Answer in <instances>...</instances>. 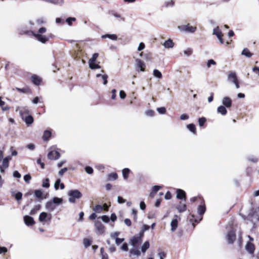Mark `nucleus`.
Segmentation results:
<instances>
[{
    "label": "nucleus",
    "instance_id": "338daca9",
    "mask_svg": "<svg viewBox=\"0 0 259 259\" xmlns=\"http://www.w3.org/2000/svg\"><path fill=\"white\" fill-rule=\"evenodd\" d=\"M252 71L259 76V67L254 66L252 69Z\"/></svg>",
    "mask_w": 259,
    "mask_h": 259
},
{
    "label": "nucleus",
    "instance_id": "e2e57ef3",
    "mask_svg": "<svg viewBox=\"0 0 259 259\" xmlns=\"http://www.w3.org/2000/svg\"><path fill=\"white\" fill-rule=\"evenodd\" d=\"M161 187L160 186H154L152 188V191L155 193H156L160 189H161Z\"/></svg>",
    "mask_w": 259,
    "mask_h": 259
},
{
    "label": "nucleus",
    "instance_id": "393cba45",
    "mask_svg": "<svg viewBox=\"0 0 259 259\" xmlns=\"http://www.w3.org/2000/svg\"><path fill=\"white\" fill-rule=\"evenodd\" d=\"M102 38H108L111 40H115L117 39V36L116 34H106L103 35L102 36Z\"/></svg>",
    "mask_w": 259,
    "mask_h": 259
},
{
    "label": "nucleus",
    "instance_id": "2eb2a0df",
    "mask_svg": "<svg viewBox=\"0 0 259 259\" xmlns=\"http://www.w3.org/2000/svg\"><path fill=\"white\" fill-rule=\"evenodd\" d=\"M24 221L25 224L28 226L33 225L35 223L33 219L29 215L24 217Z\"/></svg>",
    "mask_w": 259,
    "mask_h": 259
},
{
    "label": "nucleus",
    "instance_id": "9d476101",
    "mask_svg": "<svg viewBox=\"0 0 259 259\" xmlns=\"http://www.w3.org/2000/svg\"><path fill=\"white\" fill-rule=\"evenodd\" d=\"M228 80L233 83L238 80L237 76L235 72L231 71L229 73L228 75Z\"/></svg>",
    "mask_w": 259,
    "mask_h": 259
},
{
    "label": "nucleus",
    "instance_id": "20e7f679",
    "mask_svg": "<svg viewBox=\"0 0 259 259\" xmlns=\"http://www.w3.org/2000/svg\"><path fill=\"white\" fill-rule=\"evenodd\" d=\"M55 149L56 147L55 146L49 149L50 151L48 154V158L50 160H57L60 158V154L58 151L55 150Z\"/></svg>",
    "mask_w": 259,
    "mask_h": 259
},
{
    "label": "nucleus",
    "instance_id": "dca6fc26",
    "mask_svg": "<svg viewBox=\"0 0 259 259\" xmlns=\"http://www.w3.org/2000/svg\"><path fill=\"white\" fill-rule=\"evenodd\" d=\"M140 247H133L130 250V256H139L141 252L139 250Z\"/></svg>",
    "mask_w": 259,
    "mask_h": 259
},
{
    "label": "nucleus",
    "instance_id": "37998d69",
    "mask_svg": "<svg viewBox=\"0 0 259 259\" xmlns=\"http://www.w3.org/2000/svg\"><path fill=\"white\" fill-rule=\"evenodd\" d=\"M40 207L41 206L40 205H35L34 207L30 211V214L34 215L37 210H39Z\"/></svg>",
    "mask_w": 259,
    "mask_h": 259
},
{
    "label": "nucleus",
    "instance_id": "6e6552de",
    "mask_svg": "<svg viewBox=\"0 0 259 259\" xmlns=\"http://www.w3.org/2000/svg\"><path fill=\"white\" fill-rule=\"evenodd\" d=\"M52 218L51 214H48L45 212H42L40 213L39 216V221L40 222H45L46 219H48L49 221H50Z\"/></svg>",
    "mask_w": 259,
    "mask_h": 259
},
{
    "label": "nucleus",
    "instance_id": "2f4dec72",
    "mask_svg": "<svg viewBox=\"0 0 259 259\" xmlns=\"http://www.w3.org/2000/svg\"><path fill=\"white\" fill-rule=\"evenodd\" d=\"M187 128L193 133L194 134L196 133V130L195 128V125L194 124H189L187 125Z\"/></svg>",
    "mask_w": 259,
    "mask_h": 259
},
{
    "label": "nucleus",
    "instance_id": "423d86ee",
    "mask_svg": "<svg viewBox=\"0 0 259 259\" xmlns=\"http://www.w3.org/2000/svg\"><path fill=\"white\" fill-rule=\"evenodd\" d=\"M142 242L141 236H135L130 240L131 244L133 247H140Z\"/></svg>",
    "mask_w": 259,
    "mask_h": 259
},
{
    "label": "nucleus",
    "instance_id": "603ef678",
    "mask_svg": "<svg viewBox=\"0 0 259 259\" xmlns=\"http://www.w3.org/2000/svg\"><path fill=\"white\" fill-rule=\"evenodd\" d=\"M102 79L103 80V84L106 85L107 83V78L108 75L107 74H102Z\"/></svg>",
    "mask_w": 259,
    "mask_h": 259
},
{
    "label": "nucleus",
    "instance_id": "69168bd1",
    "mask_svg": "<svg viewBox=\"0 0 259 259\" xmlns=\"http://www.w3.org/2000/svg\"><path fill=\"white\" fill-rule=\"evenodd\" d=\"M124 238H117L115 239V243L117 245H119L120 244H121L122 242L124 241Z\"/></svg>",
    "mask_w": 259,
    "mask_h": 259
},
{
    "label": "nucleus",
    "instance_id": "cd10ccee",
    "mask_svg": "<svg viewBox=\"0 0 259 259\" xmlns=\"http://www.w3.org/2000/svg\"><path fill=\"white\" fill-rule=\"evenodd\" d=\"M150 244L149 241H147L141 247V251L143 253H145L146 250L149 248Z\"/></svg>",
    "mask_w": 259,
    "mask_h": 259
},
{
    "label": "nucleus",
    "instance_id": "a211bd4d",
    "mask_svg": "<svg viewBox=\"0 0 259 259\" xmlns=\"http://www.w3.org/2000/svg\"><path fill=\"white\" fill-rule=\"evenodd\" d=\"M163 45L166 49H171L174 47V43L171 39L169 38L164 42Z\"/></svg>",
    "mask_w": 259,
    "mask_h": 259
},
{
    "label": "nucleus",
    "instance_id": "49530a36",
    "mask_svg": "<svg viewBox=\"0 0 259 259\" xmlns=\"http://www.w3.org/2000/svg\"><path fill=\"white\" fill-rule=\"evenodd\" d=\"M37 25H40L45 23L46 21L43 17L39 18L36 20Z\"/></svg>",
    "mask_w": 259,
    "mask_h": 259
},
{
    "label": "nucleus",
    "instance_id": "39448f33",
    "mask_svg": "<svg viewBox=\"0 0 259 259\" xmlns=\"http://www.w3.org/2000/svg\"><path fill=\"white\" fill-rule=\"evenodd\" d=\"M178 28L181 31L189 33H194L197 30L196 27L191 26L189 24L179 26Z\"/></svg>",
    "mask_w": 259,
    "mask_h": 259
},
{
    "label": "nucleus",
    "instance_id": "1a4fd4ad",
    "mask_svg": "<svg viewBox=\"0 0 259 259\" xmlns=\"http://www.w3.org/2000/svg\"><path fill=\"white\" fill-rule=\"evenodd\" d=\"M135 65L136 67V68L140 69L141 71L144 72L145 71V68L146 67L145 64L140 59H137L136 60V63Z\"/></svg>",
    "mask_w": 259,
    "mask_h": 259
},
{
    "label": "nucleus",
    "instance_id": "0e129e2a",
    "mask_svg": "<svg viewBox=\"0 0 259 259\" xmlns=\"http://www.w3.org/2000/svg\"><path fill=\"white\" fill-rule=\"evenodd\" d=\"M68 170V168L67 167L63 168L59 170L58 174L60 176L63 175V174Z\"/></svg>",
    "mask_w": 259,
    "mask_h": 259
},
{
    "label": "nucleus",
    "instance_id": "f8f14e48",
    "mask_svg": "<svg viewBox=\"0 0 259 259\" xmlns=\"http://www.w3.org/2000/svg\"><path fill=\"white\" fill-rule=\"evenodd\" d=\"M95 227L98 233L102 234L104 232V226L100 221H97L95 222Z\"/></svg>",
    "mask_w": 259,
    "mask_h": 259
},
{
    "label": "nucleus",
    "instance_id": "72a5a7b5",
    "mask_svg": "<svg viewBox=\"0 0 259 259\" xmlns=\"http://www.w3.org/2000/svg\"><path fill=\"white\" fill-rule=\"evenodd\" d=\"M42 192L41 190H37L34 192V196L36 198H39L40 199H43L42 197Z\"/></svg>",
    "mask_w": 259,
    "mask_h": 259
},
{
    "label": "nucleus",
    "instance_id": "774afa93",
    "mask_svg": "<svg viewBox=\"0 0 259 259\" xmlns=\"http://www.w3.org/2000/svg\"><path fill=\"white\" fill-rule=\"evenodd\" d=\"M101 219H102V221L103 222H104L105 223H108V222H109V221L110 220L109 217H108L107 215H103L101 217Z\"/></svg>",
    "mask_w": 259,
    "mask_h": 259
},
{
    "label": "nucleus",
    "instance_id": "b1692460",
    "mask_svg": "<svg viewBox=\"0 0 259 259\" xmlns=\"http://www.w3.org/2000/svg\"><path fill=\"white\" fill-rule=\"evenodd\" d=\"M206 208L204 204L203 205H200L198 206L197 208V212L199 215H203L204 212H205Z\"/></svg>",
    "mask_w": 259,
    "mask_h": 259
},
{
    "label": "nucleus",
    "instance_id": "09e8293b",
    "mask_svg": "<svg viewBox=\"0 0 259 259\" xmlns=\"http://www.w3.org/2000/svg\"><path fill=\"white\" fill-rule=\"evenodd\" d=\"M31 179V177L29 174L25 175L24 176V180L27 184H29L30 183V181Z\"/></svg>",
    "mask_w": 259,
    "mask_h": 259
},
{
    "label": "nucleus",
    "instance_id": "8fccbe9b",
    "mask_svg": "<svg viewBox=\"0 0 259 259\" xmlns=\"http://www.w3.org/2000/svg\"><path fill=\"white\" fill-rule=\"evenodd\" d=\"M85 170L88 174H92L93 173V169L92 167L89 166H87L85 167Z\"/></svg>",
    "mask_w": 259,
    "mask_h": 259
},
{
    "label": "nucleus",
    "instance_id": "3c124183",
    "mask_svg": "<svg viewBox=\"0 0 259 259\" xmlns=\"http://www.w3.org/2000/svg\"><path fill=\"white\" fill-rule=\"evenodd\" d=\"M206 118L205 117H201L199 118L198 122L200 126H203L204 123L206 122Z\"/></svg>",
    "mask_w": 259,
    "mask_h": 259
},
{
    "label": "nucleus",
    "instance_id": "7c9ffc66",
    "mask_svg": "<svg viewBox=\"0 0 259 259\" xmlns=\"http://www.w3.org/2000/svg\"><path fill=\"white\" fill-rule=\"evenodd\" d=\"M111 14L112 16H113L115 18L119 19L122 21H124V20H125L124 17H123L120 14H119V13H118L115 11H112Z\"/></svg>",
    "mask_w": 259,
    "mask_h": 259
},
{
    "label": "nucleus",
    "instance_id": "c9c22d12",
    "mask_svg": "<svg viewBox=\"0 0 259 259\" xmlns=\"http://www.w3.org/2000/svg\"><path fill=\"white\" fill-rule=\"evenodd\" d=\"M118 178V175L116 172H112L108 175V179L110 181L115 180Z\"/></svg>",
    "mask_w": 259,
    "mask_h": 259
},
{
    "label": "nucleus",
    "instance_id": "5701e85b",
    "mask_svg": "<svg viewBox=\"0 0 259 259\" xmlns=\"http://www.w3.org/2000/svg\"><path fill=\"white\" fill-rule=\"evenodd\" d=\"M226 107L224 106L221 105L218 107L217 111L219 113L223 115H225L227 114V111L226 108Z\"/></svg>",
    "mask_w": 259,
    "mask_h": 259
},
{
    "label": "nucleus",
    "instance_id": "4468645a",
    "mask_svg": "<svg viewBox=\"0 0 259 259\" xmlns=\"http://www.w3.org/2000/svg\"><path fill=\"white\" fill-rule=\"evenodd\" d=\"M245 249L250 254H253L255 250V247L253 244L250 242H248L245 245Z\"/></svg>",
    "mask_w": 259,
    "mask_h": 259
},
{
    "label": "nucleus",
    "instance_id": "ddd939ff",
    "mask_svg": "<svg viewBox=\"0 0 259 259\" xmlns=\"http://www.w3.org/2000/svg\"><path fill=\"white\" fill-rule=\"evenodd\" d=\"M186 193L185 192L180 189H177V198L179 199L186 200Z\"/></svg>",
    "mask_w": 259,
    "mask_h": 259
},
{
    "label": "nucleus",
    "instance_id": "4d7b16f0",
    "mask_svg": "<svg viewBox=\"0 0 259 259\" xmlns=\"http://www.w3.org/2000/svg\"><path fill=\"white\" fill-rule=\"evenodd\" d=\"M120 234V232H115L111 234L110 237L112 239H114L115 240L116 238H117V236Z\"/></svg>",
    "mask_w": 259,
    "mask_h": 259
},
{
    "label": "nucleus",
    "instance_id": "a18cd8bd",
    "mask_svg": "<svg viewBox=\"0 0 259 259\" xmlns=\"http://www.w3.org/2000/svg\"><path fill=\"white\" fill-rule=\"evenodd\" d=\"M42 186L44 188H49L50 186L49 179L47 178L45 179L42 182Z\"/></svg>",
    "mask_w": 259,
    "mask_h": 259
},
{
    "label": "nucleus",
    "instance_id": "6ab92c4d",
    "mask_svg": "<svg viewBox=\"0 0 259 259\" xmlns=\"http://www.w3.org/2000/svg\"><path fill=\"white\" fill-rule=\"evenodd\" d=\"M52 136V132L50 130H45L44 132V134L42 136V140L44 141H48L50 140L51 137Z\"/></svg>",
    "mask_w": 259,
    "mask_h": 259
},
{
    "label": "nucleus",
    "instance_id": "bf43d9fd",
    "mask_svg": "<svg viewBox=\"0 0 259 259\" xmlns=\"http://www.w3.org/2000/svg\"><path fill=\"white\" fill-rule=\"evenodd\" d=\"M157 110L160 114H164L166 112V109L163 107L158 108Z\"/></svg>",
    "mask_w": 259,
    "mask_h": 259
},
{
    "label": "nucleus",
    "instance_id": "58836bf2",
    "mask_svg": "<svg viewBox=\"0 0 259 259\" xmlns=\"http://www.w3.org/2000/svg\"><path fill=\"white\" fill-rule=\"evenodd\" d=\"M212 34L213 35H216L217 36L220 35L222 34V31L220 30L219 26L216 27L213 30V33Z\"/></svg>",
    "mask_w": 259,
    "mask_h": 259
},
{
    "label": "nucleus",
    "instance_id": "4c0bfd02",
    "mask_svg": "<svg viewBox=\"0 0 259 259\" xmlns=\"http://www.w3.org/2000/svg\"><path fill=\"white\" fill-rule=\"evenodd\" d=\"M193 50L191 48H188L184 51V54L187 56L189 57L192 54Z\"/></svg>",
    "mask_w": 259,
    "mask_h": 259
},
{
    "label": "nucleus",
    "instance_id": "f257e3e1",
    "mask_svg": "<svg viewBox=\"0 0 259 259\" xmlns=\"http://www.w3.org/2000/svg\"><path fill=\"white\" fill-rule=\"evenodd\" d=\"M47 32V28L44 27L40 28L37 33L32 32L33 35L36 39L41 42L42 44H46L49 40L50 38L51 37V34L50 35H42Z\"/></svg>",
    "mask_w": 259,
    "mask_h": 259
},
{
    "label": "nucleus",
    "instance_id": "c756f323",
    "mask_svg": "<svg viewBox=\"0 0 259 259\" xmlns=\"http://www.w3.org/2000/svg\"><path fill=\"white\" fill-rule=\"evenodd\" d=\"M241 54L247 57H250L253 55V54L251 53L247 48H245L243 50Z\"/></svg>",
    "mask_w": 259,
    "mask_h": 259
},
{
    "label": "nucleus",
    "instance_id": "9b49d317",
    "mask_svg": "<svg viewBox=\"0 0 259 259\" xmlns=\"http://www.w3.org/2000/svg\"><path fill=\"white\" fill-rule=\"evenodd\" d=\"M222 103L223 106L226 108H230L232 106V100L228 97H225L223 98Z\"/></svg>",
    "mask_w": 259,
    "mask_h": 259
},
{
    "label": "nucleus",
    "instance_id": "de8ad7c7",
    "mask_svg": "<svg viewBox=\"0 0 259 259\" xmlns=\"http://www.w3.org/2000/svg\"><path fill=\"white\" fill-rule=\"evenodd\" d=\"M64 4V0H53V4L62 6Z\"/></svg>",
    "mask_w": 259,
    "mask_h": 259
},
{
    "label": "nucleus",
    "instance_id": "052dcab7",
    "mask_svg": "<svg viewBox=\"0 0 259 259\" xmlns=\"http://www.w3.org/2000/svg\"><path fill=\"white\" fill-rule=\"evenodd\" d=\"M145 113H146L147 116H153L154 115L155 112H154V111L153 110H148L146 111Z\"/></svg>",
    "mask_w": 259,
    "mask_h": 259
},
{
    "label": "nucleus",
    "instance_id": "6e6d98bb",
    "mask_svg": "<svg viewBox=\"0 0 259 259\" xmlns=\"http://www.w3.org/2000/svg\"><path fill=\"white\" fill-rule=\"evenodd\" d=\"M22 193L21 192H18L15 195V198L17 200H20L22 199Z\"/></svg>",
    "mask_w": 259,
    "mask_h": 259
},
{
    "label": "nucleus",
    "instance_id": "13d9d810",
    "mask_svg": "<svg viewBox=\"0 0 259 259\" xmlns=\"http://www.w3.org/2000/svg\"><path fill=\"white\" fill-rule=\"evenodd\" d=\"M175 2L172 0H170L165 3V7H172L174 5Z\"/></svg>",
    "mask_w": 259,
    "mask_h": 259
},
{
    "label": "nucleus",
    "instance_id": "c85d7f7f",
    "mask_svg": "<svg viewBox=\"0 0 259 259\" xmlns=\"http://www.w3.org/2000/svg\"><path fill=\"white\" fill-rule=\"evenodd\" d=\"M153 75L154 77L158 79H161L162 77V75L161 72L156 69L153 70Z\"/></svg>",
    "mask_w": 259,
    "mask_h": 259
},
{
    "label": "nucleus",
    "instance_id": "0eeeda50",
    "mask_svg": "<svg viewBox=\"0 0 259 259\" xmlns=\"http://www.w3.org/2000/svg\"><path fill=\"white\" fill-rule=\"evenodd\" d=\"M179 216L175 215L174 219L171 220L170 223L171 231L174 232L178 227V219Z\"/></svg>",
    "mask_w": 259,
    "mask_h": 259
},
{
    "label": "nucleus",
    "instance_id": "c03bdc74",
    "mask_svg": "<svg viewBox=\"0 0 259 259\" xmlns=\"http://www.w3.org/2000/svg\"><path fill=\"white\" fill-rule=\"evenodd\" d=\"M99 56V54L98 53H94L92 58L89 60V63L95 62L97 58Z\"/></svg>",
    "mask_w": 259,
    "mask_h": 259
},
{
    "label": "nucleus",
    "instance_id": "f3484780",
    "mask_svg": "<svg viewBox=\"0 0 259 259\" xmlns=\"http://www.w3.org/2000/svg\"><path fill=\"white\" fill-rule=\"evenodd\" d=\"M56 208L55 205L52 201H48L46 204V209L49 211H53Z\"/></svg>",
    "mask_w": 259,
    "mask_h": 259
},
{
    "label": "nucleus",
    "instance_id": "e433bc0d",
    "mask_svg": "<svg viewBox=\"0 0 259 259\" xmlns=\"http://www.w3.org/2000/svg\"><path fill=\"white\" fill-rule=\"evenodd\" d=\"M19 110H20V113L21 116H22V118H24L25 114H27L29 113V110L27 109H26L25 108H21Z\"/></svg>",
    "mask_w": 259,
    "mask_h": 259
},
{
    "label": "nucleus",
    "instance_id": "5fc2aeb1",
    "mask_svg": "<svg viewBox=\"0 0 259 259\" xmlns=\"http://www.w3.org/2000/svg\"><path fill=\"white\" fill-rule=\"evenodd\" d=\"M75 20L76 19L74 17H69L66 19V21L68 23V24L70 26L72 25V22L75 21Z\"/></svg>",
    "mask_w": 259,
    "mask_h": 259
},
{
    "label": "nucleus",
    "instance_id": "f704fd0d",
    "mask_svg": "<svg viewBox=\"0 0 259 259\" xmlns=\"http://www.w3.org/2000/svg\"><path fill=\"white\" fill-rule=\"evenodd\" d=\"M89 65L91 69H99L101 68V66L96 64L95 62L89 63Z\"/></svg>",
    "mask_w": 259,
    "mask_h": 259
},
{
    "label": "nucleus",
    "instance_id": "ea45409f",
    "mask_svg": "<svg viewBox=\"0 0 259 259\" xmlns=\"http://www.w3.org/2000/svg\"><path fill=\"white\" fill-rule=\"evenodd\" d=\"M247 158L249 161L253 163H256L258 161L257 158L253 155L248 156Z\"/></svg>",
    "mask_w": 259,
    "mask_h": 259
},
{
    "label": "nucleus",
    "instance_id": "473e14b6",
    "mask_svg": "<svg viewBox=\"0 0 259 259\" xmlns=\"http://www.w3.org/2000/svg\"><path fill=\"white\" fill-rule=\"evenodd\" d=\"M93 210L97 213H100L103 210V206L101 205H97L93 207Z\"/></svg>",
    "mask_w": 259,
    "mask_h": 259
},
{
    "label": "nucleus",
    "instance_id": "680f3d73",
    "mask_svg": "<svg viewBox=\"0 0 259 259\" xmlns=\"http://www.w3.org/2000/svg\"><path fill=\"white\" fill-rule=\"evenodd\" d=\"M60 182H61L60 179H58L55 182V184H54V187L56 190H58L59 189V187L61 184Z\"/></svg>",
    "mask_w": 259,
    "mask_h": 259
},
{
    "label": "nucleus",
    "instance_id": "79ce46f5",
    "mask_svg": "<svg viewBox=\"0 0 259 259\" xmlns=\"http://www.w3.org/2000/svg\"><path fill=\"white\" fill-rule=\"evenodd\" d=\"M83 245L85 248L90 246L91 244V240L88 238H84L83 240Z\"/></svg>",
    "mask_w": 259,
    "mask_h": 259
},
{
    "label": "nucleus",
    "instance_id": "f03ea898",
    "mask_svg": "<svg viewBox=\"0 0 259 259\" xmlns=\"http://www.w3.org/2000/svg\"><path fill=\"white\" fill-rule=\"evenodd\" d=\"M67 195L69 196V202L72 203H75L76 199H80L82 196L81 193L76 189L69 191Z\"/></svg>",
    "mask_w": 259,
    "mask_h": 259
},
{
    "label": "nucleus",
    "instance_id": "412c9836",
    "mask_svg": "<svg viewBox=\"0 0 259 259\" xmlns=\"http://www.w3.org/2000/svg\"><path fill=\"white\" fill-rule=\"evenodd\" d=\"M31 81L35 85H38L40 84L41 79L36 75H33L31 76Z\"/></svg>",
    "mask_w": 259,
    "mask_h": 259
},
{
    "label": "nucleus",
    "instance_id": "864d4df0",
    "mask_svg": "<svg viewBox=\"0 0 259 259\" xmlns=\"http://www.w3.org/2000/svg\"><path fill=\"white\" fill-rule=\"evenodd\" d=\"M216 64V62L212 59H210L207 61V67L208 68L210 67L211 65H214Z\"/></svg>",
    "mask_w": 259,
    "mask_h": 259
},
{
    "label": "nucleus",
    "instance_id": "a878e982",
    "mask_svg": "<svg viewBox=\"0 0 259 259\" xmlns=\"http://www.w3.org/2000/svg\"><path fill=\"white\" fill-rule=\"evenodd\" d=\"M177 209L180 212H182L186 210V205L182 202H180L179 205L177 207Z\"/></svg>",
    "mask_w": 259,
    "mask_h": 259
},
{
    "label": "nucleus",
    "instance_id": "a19ab883",
    "mask_svg": "<svg viewBox=\"0 0 259 259\" xmlns=\"http://www.w3.org/2000/svg\"><path fill=\"white\" fill-rule=\"evenodd\" d=\"M62 201L63 199L62 198L56 197H54L52 201L54 204H60L62 203Z\"/></svg>",
    "mask_w": 259,
    "mask_h": 259
},
{
    "label": "nucleus",
    "instance_id": "7ed1b4c3",
    "mask_svg": "<svg viewBox=\"0 0 259 259\" xmlns=\"http://www.w3.org/2000/svg\"><path fill=\"white\" fill-rule=\"evenodd\" d=\"M226 239L229 244H233L236 238L235 230L232 227H230V230L228 231L226 236Z\"/></svg>",
    "mask_w": 259,
    "mask_h": 259
},
{
    "label": "nucleus",
    "instance_id": "bb28decb",
    "mask_svg": "<svg viewBox=\"0 0 259 259\" xmlns=\"http://www.w3.org/2000/svg\"><path fill=\"white\" fill-rule=\"evenodd\" d=\"M24 121L28 125L31 124L33 122V118L31 115H27L24 117Z\"/></svg>",
    "mask_w": 259,
    "mask_h": 259
},
{
    "label": "nucleus",
    "instance_id": "4be33fe9",
    "mask_svg": "<svg viewBox=\"0 0 259 259\" xmlns=\"http://www.w3.org/2000/svg\"><path fill=\"white\" fill-rule=\"evenodd\" d=\"M131 172V170L128 168H124L122 170V174L124 180H127L128 178V175Z\"/></svg>",
    "mask_w": 259,
    "mask_h": 259
},
{
    "label": "nucleus",
    "instance_id": "aec40b11",
    "mask_svg": "<svg viewBox=\"0 0 259 259\" xmlns=\"http://www.w3.org/2000/svg\"><path fill=\"white\" fill-rule=\"evenodd\" d=\"M12 157L11 156H7L3 158L2 161V164L1 165L3 167L7 168L9 166V161L11 160Z\"/></svg>",
    "mask_w": 259,
    "mask_h": 259
}]
</instances>
